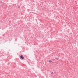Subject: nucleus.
<instances>
[{"mask_svg":"<svg viewBox=\"0 0 78 78\" xmlns=\"http://www.w3.org/2000/svg\"><path fill=\"white\" fill-rule=\"evenodd\" d=\"M51 73V74H53V72H52Z\"/></svg>","mask_w":78,"mask_h":78,"instance_id":"3","label":"nucleus"},{"mask_svg":"<svg viewBox=\"0 0 78 78\" xmlns=\"http://www.w3.org/2000/svg\"><path fill=\"white\" fill-rule=\"evenodd\" d=\"M48 61L49 62H50V63H51V62H52V61H51V60L49 61Z\"/></svg>","mask_w":78,"mask_h":78,"instance_id":"2","label":"nucleus"},{"mask_svg":"<svg viewBox=\"0 0 78 78\" xmlns=\"http://www.w3.org/2000/svg\"><path fill=\"white\" fill-rule=\"evenodd\" d=\"M20 59H24V57H23V55L20 56Z\"/></svg>","mask_w":78,"mask_h":78,"instance_id":"1","label":"nucleus"},{"mask_svg":"<svg viewBox=\"0 0 78 78\" xmlns=\"http://www.w3.org/2000/svg\"><path fill=\"white\" fill-rule=\"evenodd\" d=\"M57 59H58V58H57Z\"/></svg>","mask_w":78,"mask_h":78,"instance_id":"4","label":"nucleus"}]
</instances>
